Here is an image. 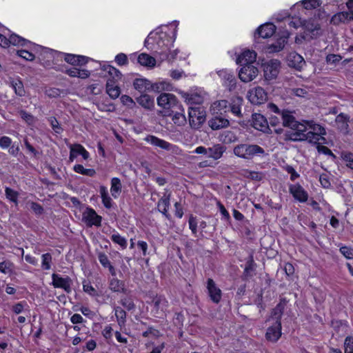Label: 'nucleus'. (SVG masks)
Masks as SVG:
<instances>
[{
  "mask_svg": "<svg viewBox=\"0 0 353 353\" xmlns=\"http://www.w3.org/2000/svg\"><path fill=\"white\" fill-rule=\"evenodd\" d=\"M233 154L237 157L250 161L256 157L265 155V150L260 145L254 143H242L233 148Z\"/></svg>",
  "mask_w": 353,
  "mask_h": 353,
  "instance_id": "f257e3e1",
  "label": "nucleus"
},
{
  "mask_svg": "<svg viewBox=\"0 0 353 353\" xmlns=\"http://www.w3.org/2000/svg\"><path fill=\"white\" fill-rule=\"evenodd\" d=\"M285 123H289L288 126L292 131L286 134V139L293 141H301L307 139V132L309 131V126L299 123L295 120L294 117H288L285 119Z\"/></svg>",
  "mask_w": 353,
  "mask_h": 353,
  "instance_id": "f03ea898",
  "label": "nucleus"
},
{
  "mask_svg": "<svg viewBox=\"0 0 353 353\" xmlns=\"http://www.w3.org/2000/svg\"><path fill=\"white\" fill-rule=\"evenodd\" d=\"M269 111L274 112L276 115H272L268 122L271 126L276 127L280 123L283 126L288 127L289 123H285V119L288 117H292V112L286 110H280L274 103H268Z\"/></svg>",
  "mask_w": 353,
  "mask_h": 353,
  "instance_id": "7ed1b4c3",
  "label": "nucleus"
},
{
  "mask_svg": "<svg viewBox=\"0 0 353 353\" xmlns=\"http://www.w3.org/2000/svg\"><path fill=\"white\" fill-rule=\"evenodd\" d=\"M189 123L192 128L197 129L205 120V113L202 108L190 107L189 108Z\"/></svg>",
  "mask_w": 353,
  "mask_h": 353,
  "instance_id": "20e7f679",
  "label": "nucleus"
},
{
  "mask_svg": "<svg viewBox=\"0 0 353 353\" xmlns=\"http://www.w3.org/2000/svg\"><path fill=\"white\" fill-rule=\"evenodd\" d=\"M101 221L102 217L98 215L96 211L91 208H87L82 214V221L88 227L93 225L99 227L101 224Z\"/></svg>",
  "mask_w": 353,
  "mask_h": 353,
  "instance_id": "39448f33",
  "label": "nucleus"
},
{
  "mask_svg": "<svg viewBox=\"0 0 353 353\" xmlns=\"http://www.w3.org/2000/svg\"><path fill=\"white\" fill-rule=\"evenodd\" d=\"M280 65L277 59H271L265 63L263 65L265 79L268 81L276 79L279 73Z\"/></svg>",
  "mask_w": 353,
  "mask_h": 353,
  "instance_id": "423d86ee",
  "label": "nucleus"
},
{
  "mask_svg": "<svg viewBox=\"0 0 353 353\" xmlns=\"http://www.w3.org/2000/svg\"><path fill=\"white\" fill-rule=\"evenodd\" d=\"M157 105L165 110H170L178 107L176 97L170 93H161L157 98Z\"/></svg>",
  "mask_w": 353,
  "mask_h": 353,
  "instance_id": "0eeeda50",
  "label": "nucleus"
},
{
  "mask_svg": "<svg viewBox=\"0 0 353 353\" xmlns=\"http://www.w3.org/2000/svg\"><path fill=\"white\" fill-rule=\"evenodd\" d=\"M258 73L259 70L255 65L246 64L242 65L239 72V77L242 81L247 83L252 81L258 75Z\"/></svg>",
  "mask_w": 353,
  "mask_h": 353,
  "instance_id": "6e6552de",
  "label": "nucleus"
},
{
  "mask_svg": "<svg viewBox=\"0 0 353 353\" xmlns=\"http://www.w3.org/2000/svg\"><path fill=\"white\" fill-rule=\"evenodd\" d=\"M52 284L55 288H61L67 293L71 292L72 281L69 276L61 277L59 274L54 273L52 274Z\"/></svg>",
  "mask_w": 353,
  "mask_h": 353,
  "instance_id": "1a4fd4ad",
  "label": "nucleus"
},
{
  "mask_svg": "<svg viewBox=\"0 0 353 353\" xmlns=\"http://www.w3.org/2000/svg\"><path fill=\"white\" fill-rule=\"evenodd\" d=\"M248 99L252 104H262L267 100V93L261 87H257L249 92Z\"/></svg>",
  "mask_w": 353,
  "mask_h": 353,
  "instance_id": "9d476101",
  "label": "nucleus"
},
{
  "mask_svg": "<svg viewBox=\"0 0 353 353\" xmlns=\"http://www.w3.org/2000/svg\"><path fill=\"white\" fill-rule=\"evenodd\" d=\"M289 192L294 199L301 203H305L308 199L307 192L299 183L290 184L289 185Z\"/></svg>",
  "mask_w": 353,
  "mask_h": 353,
  "instance_id": "9b49d317",
  "label": "nucleus"
},
{
  "mask_svg": "<svg viewBox=\"0 0 353 353\" xmlns=\"http://www.w3.org/2000/svg\"><path fill=\"white\" fill-rule=\"evenodd\" d=\"M252 125L256 130L261 131L265 133L269 132V123L263 115L258 113H254L252 114Z\"/></svg>",
  "mask_w": 353,
  "mask_h": 353,
  "instance_id": "f8f14e48",
  "label": "nucleus"
},
{
  "mask_svg": "<svg viewBox=\"0 0 353 353\" xmlns=\"http://www.w3.org/2000/svg\"><path fill=\"white\" fill-rule=\"evenodd\" d=\"M322 1L321 0H301L294 4L291 10H293L297 8L302 12H305L315 10L320 7Z\"/></svg>",
  "mask_w": 353,
  "mask_h": 353,
  "instance_id": "ddd939ff",
  "label": "nucleus"
},
{
  "mask_svg": "<svg viewBox=\"0 0 353 353\" xmlns=\"http://www.w3.org/2000/svg\"><path fill=\"white\" fill-rule=\"evenodd\" d=\"M179 93L185 99V101L188 104L200 105L203 102V97L199 92H185L184 91H179Z\"/></svg>",
  "mask_w": 353,
  "mask_h": 353,
  "instance_id": "4468645a",
  "label": "nucleus"
},
{
  "mask_svg": "<svg viewBox=\"0 0 353 353\" xmlns=\"http://www.w3.org/2000/svg\"><path fill=\"white\" fill-rule=\"evenodd\" d=\"M281 336V323H274L268 328L265 337L268 341L275 343Z\"/></svg>",
  "mask_w": 353,
  "mask_h": 353,
  "instance_id": "2eb2a0df",
  "label": "nucleus"
},
{
  "mask_svg": "<svg viewBox=\"0 0 353 353\" xmlns=\"http://www.w3.org/2000/svg\"><path fill=\"white\" fill-rule=\"evenodd\" d=\"M207 288L210 299L215 303H219L221 299V290L216 287L214 281L212 279H208Z\"/></svg>",
  "mask_w": 353,
  "mask_h": 353,
  "instance_id": "dca6fc26",
  "label": "nucleus"
},
{
  "mask_svg": "<svg viewBox=\"0 0 353 353\" xmlns=\"http://www.w3.org/2000/svg\"><path fill=\"white\" fill-rule=\"evenodd\" d=\"M217 73L219 77L223 81L225 85L228 87L230 90L235 87L236 79L232 72L228 70H221Z\"/></svg>",
  "mask_w": 353,
  "mask_h": 353,
  "instance_id": "f3484780",
  "label": "nucleus"
},
{
  "mask_svg": "<svg viewBox=\"0 0 353 353\" xmlns=\"http://www.w3.org/2000/svg\"><path fill=\"white\" fill-rule=\"evenodd\" d=\"M353 20V10L340 12L332 16L331 18V23L333 25H339L341 23H347Z\"/></svg>",
  "mask_w": 353,
  "mask_h": 353,
  "instance_id": "a211bd4d",
  "label": "nucleus"
},
{
  "mask_svg": "<svg viewBox=\"0 0 353 353\" xmlns=\"http://www.w3.org/2000/svg\"><path fill=\"white\" fill-rule=\"evenodd\" d=\"M152 304L154 306L152 312L156 316H159L160 314L163 313L166 310L168 301L164 296H157L153 299Z\"/></svg>",
  "mask_w": 353,
  "mask_h": 353,
  "instance_id": "6ab92c4d",
  "label": "nucleus"
},
{
  "mask_svg": "<svg viewBox=\"0 0 353 353\" xmlns=\"http://www.w3.org/2000/svg\"><path fill=\"white\" fill-rule=\"evenodd\" d=\"M256 53L254 51L245 50L236 59V63L241 65H253L256 61Z\"/></svg>",
  "mask_w": 353,
  "mask_h": 353,
  "instance_id": "aec40b11",
  "label": "nucleus"
},
{
  "mask_svg": "<svg viewBox=\"0 0 353 353\" xmlns=\"http://www.w3.org/2000/svg\"><path fill=\"white\" fill-rule=\"evenodd\" d=\"M209 126L213 130H218L221 128H227L230 125L228 119L221 115L214 116L208 121Z\"/></svg>",
  "mask_w": 353,
  "mask_h": 353,
  "instance_id": "412c9836",
  "label": "nucleus"
},
{
  "mask_svg": "<svg viewBox=\"0 0 353 353\" xmlns=\"http://www.w3.org/2000/svg\"><path fill=\"white\" fill-rule=\"evenodd\" d=\"M225 152V147L224 145L220 143L214 144L212 147L208 148V158L218 160L222 157Z\"/></svg>",
  "mask_w": 353,
  "mask_h": 353,
  "instance_id": "4be33fe9",
  "label": "nucleus"
},
{
  "mask_svg": "<svg viewBox=\"0 0 353 353\" xmlns=\"http://www.w3.org/2000/svg\"><path fill=\"white\" fill-rule=\"evenodd\" d=\"M145 141L154 146L159 147L165 150H170L172 146V145L169 142L153 135L147 136L145 138Z\"/></svg>",
  "mask_w": 353,
  "mask_h": 353,
  "instance_id": "5701e85b",
  "label": "nucleus"
},
{
  "mask_svg": "<svg viewBox=\"0 0 353 353\" xmlns=\"http://www.w3.org/2000/svg\"><path fill=\"white\" fill-rule=\"evenodd\" d=\"M276 31V26L272 23L261 25L256 30L259 36L263 39L272 37Z\"/></svg>",
  "mask_w": 353,
  "mask_h": 353,
  "instance_id": "b1692460",
  "label": "nucleus"
},
{
  "mask_svg": "<svg viewBox=\"0 0 353 353\" xmlns=\"http://www.w3.org/2000/svg\"><path fill=\"white\" fill-rule=\"evenodd\" d=\"M175 108L179 109L181 112L171 110L167 115L172 117L173 122L178 125H183L186 123V118L184 114V110L181 105Z\"/></svg>",
  "mask_w": 353,
  "mask_h": 353,
  "instance_id": "393cba45",
  "label": "nucleus"
},
{
  "mask_svg": "<svg viewBox=\"0 0 353 353\" xmlns=\"http://www.w3.org/2000/svg\"><path fill=\"white\" fill-rule=\"evenodd\" d=\"M289 66L300 70L305 65V62L304 59L296 52L291 53L288 57Z\"/></svg>",
  "mask_w": 353,
  "mask_h": 353,
  "instance_id": "a878e982",
  "label": "nucleus"
},
{
  "mask_svg": "<svg viewBox=\"0 0 353 353\" xmlns=\"http://www.w3.org/2000/svg\"><path fill=\"white\" fill-rule=\"evenodd\" d=\"M64 60L73 65H83L88 62V57L73 54H64Z\"/></svg>",
  "mask_w": 353,
  "mask_h": 353,
  "instance_id": "bb28decb",
  "label": "nucleus"
},
{
  "mask_svg": "<svg viewBox=\"0 0 353 353\" xmlns=\"http://www.w3.org/2000/svg\"><path fill=\"white\" fill-rule=\"evenodd\" d=\"M303 26L307 32L311 33L312 37H316L321 34V26L314 21H306L304 19Z\"/></svg>",
  "mask_w": 353,
  "mask_h": 353,
  "instance_id": "cd10ccee",
  "label": "nucleus"
},
{
  "mask_svg": "<svg viewBox=\"0 0 353 353\" xmlns=\"http://www.w3.org/2000/svg\"><path fill=\"white\" fill-rule=\"evenodd\" d=\"M256 266V265L254 261L253 256L252 255L250 256L245 263V266L242 275V279L244 281H248L250 278H251L253 276L252 272L255 271Z\"/></svg>",
  "mask_w": 353,
  "mask_h": 353,
  "instance_id": "c85d7f7f",
  "label": "nucleus"
},
{
  "mask_svg": "<svg viewBox=\"0 0 353 353\" xmlns=\"http://www.w3.org/2000/svg\"><path fill=\"white\" fill-rule=\"evenodd\" d=\"M133 86L134 89L139 92H144L146 91H150L152 83L147 79L138 78L134 81Z\"/></svg>",
  "mask_w": 353,
  "mask_h": 353,
  "instance_id": "c756f323",
  "label": "nucleus"
},
{
  "mask_svg": "<svg viewBox=\"0 0 353 353\" xmlns=\"http://www.w3.org/2000/svg\"><path fill=\"white\" fill-rule=\"evenodd\" d=\"M170 194L162 196L157 204L159 211L161 212L168 219H170V215L168 213L170 206Z\"/></svg>",
  "mask_w": 353,
  "mask_h": 353,
  "instance_id": "7c9ffc66",
  "label": "nucleus"
},
{
  "mask_svg": "<svg viewBox=\"0 0 353 353\" xmlns=\"http://www.w3.org/2000/svg\"><path fill=\"white\" fill-rule=\"evenodd\" d=\"M243 104V99L236 97L234 99L231 103L228 105V111H230L234 116L241 117V105Z\"/></svg>",
  "mask_w": 353,
  "mask_h": 353,
  "instance_id": "2f4dec72",
  "label": "nucleus"
},
{
  "mask_svg": "<svg viewBox=\"0 0 353 353\" xmlns=\"http://www.w3.org/2000/svg\"><path fill=\"white\" fill-rule=\"evenodd\" d=\"M106 92L112 99L119 97L121 90L113 79H108L106 83Z\"/></svg>",
  "mask_w": 353,
  "mask_h": 353,
  "instance_id": "473e14b6",
  "label": "nucleus"
},
{
  "mask_svg": "<svg viewBox=\"0 0 353 353\" xmlns=\"http://www.w3.org/2000/svg\"><path fill=\"white\" fill-rule=\"evenodd\" d=\"M137 101L141 106L148 110H151L154 105V98L147 94H141L139 97H137Z\"/></svg>",
  "mask_w": 353,
  "mask_h": 353,
  "instance_id": "72a5a7b5",
  "label": "nucleus"
},
{
  "mask_svg": "<svg viewBox=\"0 0 353 353\" xmlns=\"http://www.w3.org/2000/svg\"><path fill=\"white\" fill-rule=\"evenodd\" d=\"M137 61L141 65L149 68H153L156 64L155 59L146 53L140 54L138 57Z\"/></svg>",
  "mask_w": 353,
  "mask_h": 353,
  "instance_id": "f704fd0d",
  "label": "nucleus"
},
{
  "mask_svg": "<svg viewBox=\"0 0 353 353\" xmlns=\"http://www.w3.org/2000/svg\"><path fill=\"white\" fill-rule=\"evenodd\" d=\"M8 46L10 44H12L13 46H26L28 44H30V45L32 44V43L30 41H28L21 37H19V35H17L16 34H12L8 39Z\"/></svg>",
  "mask_w": 353,
  "mask_h": 353,
  "instance_id": "c9c22d12",
  "label": "nucleus"
},
{
  "mask_svg": "<svg viewBox=\"0 0 353 353\" xmlns=\"http://www.w3.org/2000/svg\"><path fill=\"white\" fill-rule=\"evenodd\" d=\"M109 288L114 292L125 293L126 291L124 282L114 277L110 280Z\"/></svg>",
  "mask_w": 353,
  "mask_h": 353,
  "instance_id": "e433bc0d",
  "label": "nucleus"
},
{
  "mask_svg": "<svg viewBox=\"0 0 353 353\" xmlns=\"http://www.w3.org/2000/svg\"><path fill=\"white\" fill-rule=\"evenodd\" d=\"M122 185L121 180L117 177H114L111 179L110 192L112 196L114 199H117L121 192Z\"/></svg>",
  "mask_w": 353,
  "mask_h": 353,
  "instance_id": "4c0bfd02",
  "label": "nucleus"
},
{
  "mask_svg": "<svg viewBox=\"0 0 353 353\" xmlns=\"http://www.w3.org/2000/svg\"><path fill=\"white\" fill-rule=\"evenodd\" d=\"M173 90V85L167 81H161L155 83H152L150 91L161 92L162 91H171Z\"/></svg>",
  "mask_w": 353,
  "mask_h": 353,
  "instance_id": "58836bf2",
  "label": "nucleus"
},
{
  "mask_svg": "<svg viewBox=\"0 0 353 353\" xmlns=\"http://www.w3.org/2000/svg\"><path fill=\"white\" fill-rule=\"evenodd\" d=\"M288 37H281L276 43L269 45L268 50L270 52H277L281 51L287 42Z\"/></svg>",
  "mask_w": 353,
  "mask_h": 353,
  "instance_id": "ea45409f",
  "label": "nucleus"
},
{
  "mask_svg": "<svg viewBox=\"0 0 353 353\" xmlns=\"http://www.w3.org/2000/svg\"><path fill=\"white\" fill-rule=\"evenodd\" d=\"M285 308V303L280 302L272 310L271 319L275 321V323H281V319L283 313Z\"/></svg>",
  "mask_w": 353,
  "mask_h": 353,
  "instance_id": "a19ab883",
  "label": "nucleus"
},
{
  "mask_svg": "<svg viewBox=\"0 0 353 353\" xmlns=\"http://www.w3.org/2000/svg\"><path fill=\"white\" fill-rule=\"evenodd\" d=\"M12 88L14 92L19 97H23L26 94L23 84L19 79H13L10 82Z\"/></svg>",
  "mask_w": 353,
  "mask_h": 353,
  "instance_id": "79ce46f5",
  "label": "nucleus"
},
{
  "mask_svg": "<svg viewBox=\"0 0 353 353\" xmlns=\"http://www.w3.org/2000/svg\"><path fill=\"white\" fill-rule=\"evenodd\" d=\"M114 314L119 326H123L126 321V312L119 306L114 307Z\"/></svg>",
  "mask_w": 353,
  "mask_h": 353,
  "instance_id": "37998d69",
  "label": "nucleus"
},
{
  "mask_svg": "<svg viewBox=\"0 0 353 353\" xmlns=\"http://www.w3.org/2000/svg\"><path fill=\"white\" fill-rule=\"evenodd\" d=\"M348 121L349 117L341 113L336 118V122L338 124V127L341 130H347L348 128Z\"/></svg>",
  "mask_w": 353,
  "mask_h": 353,
  "instance_id": "c03bdc74",
  "label": "nucleus"
},
{
  "mask_svg": "<svg viewBox=\"0 0 353 353\" xmlns=\"http://www.w3.org/2000/svg\"><path fill=\"white\" fill-rule=\"evenodd\" d=\"M306 137L307 139L305 141L312 143L320 145L325 143V139L323 136H319V134H314L310 131L307 132Z\"/></svg>",
  "mask_w": 353,
  "mask_h": 353,
  "instance_id": "a18cd8bd",
  "label": "nucleus"
},
{
  "mask_svg": "<svg viewBox=\"0 0 353 353\" xmlns=\"http://www.w3.org/2000/svg\"><path fill=\"white\" fill-rule=\"evenodd\" d=\"M114 233L111 235L110 239L116 244L119 245L123 249L127 247V240L121 236L118 232L114 230Z\"/></svg>",
  "mask_w": 353,
  "mask_h": 353,
  "instance_id": "49530a36",
  "label": "nucleus"
},
{
  "mask_svg": "<svg viewBox=\"0 0 353 353\" xmlns=\"http://www.w3.org/2000/svg\"><path fill=\"white\" fill-rule=\"evenodd\" d=\"M157 53L160 55V59L162 61L165 60V59H168L169 61H172L176 58V57L178 54V50H174L172 52H170V53H168V49L165 48V49L161 50L159 52H157Z\"/></svg>",
  "mask_w": 353,
  "mask_h": 353,
  "instance_id": "de8ad7c7",
  "label": "nucleus"
},
{
  "mask_svg": "<svg viewBox=\"0 0 353 353\" xmlns=\"http://www.w3.org/2000/svg\"><path fill=\"white\" fill-rule=\"evenodd\" d=\"M14 271V264L10 261L0 263V272L6 274H11Z\"/></svg>",
  "mask_w": 353,
  "mask_h": 353,
  "instance_id": "09e8293b",
  "label": "nucleus"
},
{
  "mask_svg": "<svg viewBox=\"0 0 353 353\" xmlns=\"http://www.w3.org/2000/svg\"><path fill=\"white\" fill-rule=\"evenodd\" d=\"M73 170L77 173L89 176H93L96 173L94 169L84 168L83 166L80 164L75 165L73 168Z\"/></svg>",
  "mask_w": 353,
  "mask_h": 353,
  "instance_id": "8fccbe9b",
  "label": "nucleus"
},
{
  "mask_svg": "<svg viewBox=\"0 0 353 353\" xmlns=\"http://www.w3.org/2000/svg\"><path fill=\"white\" fill-rule=\"evenodd\" d=\"M5 193H6V198L8 199H9L10 201L14 203L15 205L18 204L19 193L17 191L11 189L10 188L7 187L5 189Z\"/></svg>",
  "mask_w": 353,
  "mask_h": 353,
  "instance_id": "3c124183",
  "label": "nucleus"
},
{
  "mask_svg": "<svg viewBox=\"0 0 353 353\" xmlns=\"http://www.w3.org/2000/svg\"><path fill=\"white\" fill-rule=\"evenodd\" d=\"M307 124L309 126V130H309L310 132L316 134H319V136H323L326 134L325 128L321 125L319 124H310L308 122Z\"/></svg>",
  "mask_w": 353,
  "mask_h": 353,
  "instance_id": "603ef678",
  "label": "nucleus"
},
{
  "mask_svg": "<svg viewBox=\"0 0 353 353\" xmlns=\"http://www.w3.org/2000/svg\"><path fill=\"white\" fill-rule=\"evenodd\" d=\"M229 103L226 100H220L213 103L214 109H216L219 111L227 112L228 111Z\"/></svg>",
  "mask_w": 353,
  "mask_h": 353,
  "instance_id": "864d4df0",
  "label": "nucleus"
},
{
  "mask_svg": "<svg viewBox=\"0 0 353 353\" xmlns=\"http://www.w3.org/2000/svg\"><path fill=\"white\" fill-rule=\"evenodd\" d=\"M105 70H106L108 74L111 76L112 79L114 80L115 78L121 79V72L112 65H108L105 68Z\"/></svg>",
  "mask_w": 353,
  "mask_h": 353,
  "instance_id": "5fc2aeb1",
  "label": "nucleus"
},
{
  "mask_svg": "<svg viewBox=\"0 0 353 353\" xmlns=\"http://www.w3.org/2000/svg\"><path fill=\"white\" fill-rule=\"evenodd\" d=\"M42 268L43 270H50L51 268L50 263L52 261V256L50 253L42 254Z\"/></svg>",
  "mask_w": 353,
  "mask_h": 353,
  "instance_id": "6e6d98bb",
  "label": "nucleus"
},
{
  "mask_svg": "<svg viewBox=\"0 0 353 353\" xmlns=\"http://www.w3.org/2000/svg\"><path fill=\"white\" fill-rule=\"evenodd\" d=\"M17 54L26 61H33L35 58V56L32 53L26 50H17Z\"/></svg>",
  "mask_w": 353,
  "mask_h": 353,
  "instance_id": "4d7b16f0",
  "label": "nucleus"
},
{
  "mask_svg": "<svg viewBox=\"0 0 353 353\" xmlns=\"http://www.w3.org/2000/svg\"><path fill=\"white\" fill-rule=\"evenodd\" d=\"M48 121H49L50 125H51L52 128L53 129V130L56 133L60 134L62 131V128H61L57 119L54 117H51L48 119Z\"/></svg>",
  "mask_w": 353,
  "mask_h": 353,
  "instance_id": "13d9d810",
  "label": "nucleus"
},
{
  "mask_svg": "<svg viewBox=\"0 0 353 353\" xmlns=\"http://www.w3.org/2000/svg\"><path fill=\"white\" fill-rule=\"evenodd\" d=\"M345 353H353V337L347 336L344 342Z\"/></svg>",
  "mask_w": 353,
  "mask_h": 353,
  "instance_id": "bf43d9fd",
  "label": "nucleus"
},
{
  "mask_svg": "<svg viewBox=\"0 0 353 353\" xmlns=\"http://www.w3.org/2000/svg\"><path fill=\"white\" fill-rule=\"evenodd\" d=\"M342 158L346 165L353 170V153L345 152L342 154Z\"/></svg>",
  "mask_w": 353,
  "mask_h": 353,
  "instance_id": "052dcab7",
  "label": "nucleus"
},
{
  "mask_svg": "<svg viewBox=\"0 0 353 353\" xmlns=\"http://www.w3.org/2000/svg\"><path fill=\"white\" fill-rule=\"evenodd\" d=\"M120 303L128 310L130 311L135 307L133 301L128 298H123L120 300Z\"/></svg>",
  "mask_w": 353,
  "mask_h": 353,
  "instance_id": "680f3d73",
  "label": "nucleus"
},
{
  "mask_svg": "<svg viewBox=\"0 0 353 353\" xmlns=\"http://www.w3.org/2000/svg\"><path fill=\"white\" fill-rule=\"evenodd\" d=\"M121 101L124 105H126L128 108H132L135 106V102L134 100L128 95H122L121 97Z\"/></svg>",
  "mask_w": 353,
  "mask_h": 353,
  "instance_id": "e2e57ef3",
  "label": "nucleus"
},
{
  "mask_svg": "<svg viewBox=\"0 0 353 353\" xmlns=\"http://www.w3.org/2000/svg\"><path fill=\"white\" fill-rule=\"evenodd\" d=\"M340 252L347 259L353 258V249L347 246H342L340 248Z\"/></svg>",
  "mask_w": 353,
  "mask_h": 353,
  "instance_id": "0e129e2a",
  "label": "nucleus"
},
{
  "mask_svg": "<svg viewBox=\"0 0 353 353\" xmlns=\"http://www.w3.org/2000/svg\"><path fill=\"white\" fill-rule=\"evenodd\" d=\"M19 115L21 119L26 121L28 124H31L34 122V117L30 113H28L25 110H20Z\"/></svg>",
  "mask_w": 353,
  "mask_h": 353,
  "instance_id": "69168bd1",
  "label": "nucleus"
},
{
  "mask_svg": "<svg viewBox=\"0 0 353 353\" xmlns=\"http://www.w3.org/2000/svg\"><path fill=\"white\" fill-rule=\"evenodd\" d=\"M284 169L288 174H290L291 181H294L300 176L299 174H298V172L291 165H286Z\"/></svg>",
  "mask_w": 353,
  "mask_h": 353,
  "instance_id": "338daca9",
  "label": "nucleus"
},
{
  "mask_svg": "<svg viewBox=\"0 0 353 353\" xmlns=\"http://www.w3.org/2000/svg\"><path fill=\"white\" fill-rule=\"evenodd\" d=\"M115 61L119 65H125L128 64V59L126 54L123 53H119L116 56Z\"/></svg>",
  "mask_w": 353,
  "mask_h": 353,
  "instance_id": "774afa93",
  "label": "nucleus"
}]
</instances>
